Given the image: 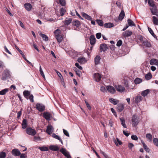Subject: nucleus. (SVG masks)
<instances>
[{"instance_id": "f257e3e1", "label": "nucleus", "mask_w": 158, "mask_h": 158, "mask_svg": "<svg viewBox=\"0 0 158 158\" xmlns=\"http://www.w3.org/2000/svg\"><path fill=\"white\" fill-rule=\"evenodd\" d=\"M131 122L132 126L135 127L138 125L139 122V118L137 116L134 115L132 117Z\"/></svg>"}, {"instance_id": "f03ea898", "label": "nucleus", "mask_w": 158, "mask_h": 158, "mask_svg": "<svg viewBox=\"0 0 158 158\" xmlns=\"http://www.w3.org/2000/svg\"><path fill=\"white\" fill-rule=\"evenodd\" d=\"M26 133L30 135L34 136L36 134V131L35 130L30 127L27 128L26 129Z\"/></svg>"}, {"instance_id": "7ed1b4c3", "label": "nucleus", "mask_w": 158, "mask_h": 158, "mask_svg": "<svg viewBox=\"0 0 158 158\" xmlns=\"http://www.w3.org/2000/svg\"><path fill=\"white\" fill-rule=\"evenodd\" d=\"M107 90L111 94H114L116 92L115 89L113 87L110 85H108L106 87Z\"/></svg>"}, {"instance_id": "20e7f679", "label": "nucleus", "mask_w": 158, "mask_h": 158, "mask_svg": "<svg viewBox=\"0 0 158 158\" xmlns=\"http://www.w3.org/2000/svg\"><path fill=\"white\" fill-rule=\"evenodd\" d=\"M36 108L40 111L41 112L45 109V106L42 104L37 103L36 105Z\"/></svg>"}, {"instance_id": "39448f33", "label": "nucleus", "mask_w": 158, "mask_h": 158, "mask_svg": "<svg viewBox=\"0 0 158 158\" xmlns=\"http://www.w3.org/2000/svg\"><path fill=\"white\" fill-rule=\"evenodd\" d=\"M10 75L9 71L7 69L5 70L2 74V79H5L7 77H9Z\"/></svg>"}, {"instance_id": "423d86ee", "label": "nucleus", "mask_w": 158, "mask_h": 158, "mask_svg": "<svg viewBox=\"0 0 158 158\" xmlns=\"http://www.w3.org/2000/svg\"><path fill=\"white\" fill-rule=\"evenodd\" d=\"M132 34V32L130 30H127L123 32L122 34L123 36L127 37L131 36Z\"/></svg>"}, {"instance_id": "0eeeda50", "label": "nucleus", "mask_w": 158, "mask_h": 158, "mask_svg": "<svg viewBox=\"0 0 158 158\" xmlns=\"http://www.w3.org/2000/svg\"><path fill=\"white\" fill-rule=\"evenodd\" d=\"M44 117L47 120H49L52 118V115L48 112H44L43 114Z\"/></svg>"}, {"instance_id": "6e6552de", "label": "nucleus", "mask_w": 158, "mask_h": 158, "mask_svg": "<svg viewBox=\"0 0 158 158\" xmlns=\"http://www.w3.org/2000/svg\"><path fill=\"white\" fill-rule=\"evenodd\" d=\"M60 152L67 158L70 157L71 156L68 152L64 148H62L60 150Z\"/></svg>"}, {"instance_id": "1a4fd4ad", "label": "nucleus", "mask_w": 158, "mask_h": 158, "mask_svg": "<svg viewBox=\"0 0 158 158\" xmlns=\"http://www.w3.org/2000/svg\"><path fill=\"white\" fill-rule=\"evenodd\" d=\"M60 152L67 158L70 157L71 156L68 152L64 148H62L60 150Z\"/></svg>"}, {"instance_id": "9d476101", "label": "nucleus", "mask_w": 158, "mask_h": 158, "mask_svg": "<svg viewBox=\"0 0 158 158\" xmlns=\"http://www.w3.org/2000/svg\"><path fill=\"white\" fill-rule=\"evenodd\" d=\"M88 60L84 57H81L78 58L77 61L81 64H84L87 62Z\"/></svg>"}, {"instance_id": "9b49d317", "label": "nucleus", "mask_w": 158, "mask_h": 158, "mask_svg": "<svg viewBox=\"0 0 158 158\" xmlns=\"http://www.w3.org/2000/svg\"><path fill=\"white\" fill-rule=\"evenodd\" d=\"M11 152L12 155L15 156H19L21 154L20 152L17 149L12 150Z\"/></svg>"}, {"instance_id": "f8f14e48", "label": "nucleus", "mask_w": 158, "mask_h": 158, "mask_svg": "<svg viewBox=\"0 0 158 158\" xmlns=\"http://www.w3.org/2000/svg\"><path fill=\"white\" fill-rule=\"evenodd\" d=\"M54 129L53 127L51 125L48 126L46 130V132L49 135L51 134L53 132Z\"/></svg>"}, {"instance_id": "ddd939ff", "label": "nucleus", "mask_w": 158, "mask_h": 158, "mask_svg": "<svg viewBox=\"0 0 158 158\" xmlns=\"http://www.w3.org/2000/svg\"><path fill=\"white\" fill-rule=\"evenodd\" d=\"M115 88L116 90L119 92H124L125 90L124 88L120 85L115 86Z\"/></svg>"}, {"instance_id": "4468645a", "label": "nucleus", "mask_w": 158, "mask_h": 158, "mask_svg": "<svg viewBox=\"0 0 158 158\" xmlns=\"http://www.w3.org/2000/svg\"><path fill=\"white\" fill-rule=\"evenodd\" d=\"M94 78L95 81H99L101 78V75L98 73H96L94 75Z\"/></svg>"}, {"instance_id": "2eb2a0df", "label": "nucleus", "mask_w": 158, "mask_h": 158, "mask_svg": "<svg viewBox=\"0 0 158 158\" xmlns=\"http://www.w3.org/2000/svg\"><path fill=\"white\" fill-rule=\"evenodd\" d=\"M49 149L52 151H57L59 148L57 145H51L49 146Z\"/></svg>"}, {"instance_id": "dca6fc26", "label": "nucleus", "mask_w": 158, "mask_h": 158, "mask_svg": "<svg viewBox=\"0 0 158 158\" xmlns=\"http://www.w3.org/2000/svg\"><path fill=\"white\" fill-rule=\"evenodd\" d=\"M142 44L143 46L147 47L150 48L151 47V45L150 42L146 40L143 41Z\"/></svg>"}, {"instance_id": "f3484780", "label": "nucleus", "mask_w": 158, "mask_h": 158, "mask_svg": "<svg viewBox=\"0 0 158 158\" xmlns=\"http://www.w3.org/2000/svg\"><path fill=\"white\" fill-rule=\"evenodd\" d=\"M90 42L91 45H94L96 42V39L94 35H91L89 38Z\"/></svg>"}, {"instance_id": "a211bd4d", "label": "nucleus", "mask_w": 158, "mask_h": 158, "mask_svg": "<svg viewBox=\"0 0 158 158\" xmlns=\"http://www.w3.org/2000/svg\"><path fill=\"white\" fill-rule=\"evenodd\" d=\"M24 6L26 10L28 11H30L32 8V6L30 3H26Z\"/></svg>"}, {"instance_id": "6ab92c4d", "label": "nucleus", "mask_w": 158, "mask_h": 158, "mask_svg": "<svg viewBox=\"0 0 158 158\" xmlns=\"http://www.w3.org/2000/svg\"><path fill=\"white\" fill-rule=\"evenodd\" d=\"M100 50L103 51H106L107 49V45L105 44H102L100 47Z\"/></svg>"}, {"instance_id": "aec40b11", "label": "nucleus", "mask_w": 158, "mask_h": 158, "mask_svg": "<svg viewBox=\"0 0 158 158\" xmlns=\"http://www.w3.org/2000/svg\"><path fill=\"white\" fill-rule=\"evenodd\" d=\"M150 63L151 65H157L158 60L156 59H152L150 60Z\"/></svg>"}, {"instance_id": "412c9836", "label": "nucleus", "mask_w": 158, "mask_h": 158, "mask_svg": "<svg viewBox=\"0 0 158 158\" xmlns=\"http://www.w3.org/2000/svg\"><path fill=\"white\" fill-rule=\"evenodd\" d=\"M124 106L122 104H118L117 107V110L118 111H121L124 109Z\"/></svg>"}, {"instance_id": "4be33fe9", "label": "nucleus", "mask_w": 158, "mask_h": 158, "mask_svg": "<svg viewBox=\"0 0 158 158\" xmlns=\"http://www.w3.org/2000/svg\"><path fill=\"white\" fill-rule=\"evenodd\" d=\"M150 10L152 15L158 16V12L157 9L156 8L153 7Z\"/></svg>"}, {"instance_id": "5701e85b", "label": "nucleus", "mask_w": 158, "mask_h": 158, "mask_svg": "<svg viewBox=\"0 0 158 158\" xmlns=\"http://www.w3.org/2000/svg\"><path fill=\"white\" fill-rule=\"evenodd\" d=\"M22 128L23 129L26 128L27 127V120L26 119H23L22 124Z\"/></svg>"}, {"instance_id": "b1692460", "label": "nucleus", "mask_w": 158, "mask_h": 158, "mask_svg": "<svg viewBox=\"0 0 158 158\" xmlns=\"http://www.w3.org/2000/svg\"><path fill=\"white\" fill-rule=\"evenodd\" d=\"M109 101L111 103L113 104L114 105H116L119 102L118 100L113 98H110L109 99Z\"/></svg>"}, {"instance_id": "393cba45", "label": "nucleus", "mask_w": 158, "mask_h": 158, "mask_svg": "<svg viewBox=\"0 0 158 158\" xmlns=\"http://www.w3.org/2000/svg\"><path fill=\"white\" fill-rule=\"evenodd\" d=\"M81 15L83 17L85 18L86 19L89 20H91L92 19L91 17L85 13L83 12L81 13Z\"/></svg>"}, {"instance_id": "a878e982", "label": "nucleus", "mask_w": 158, "mask_h": 158, "mask_svg": "<svg viewBox=\"0 0 158 158\" xmlns=\"http://www.w3.org/2000/svg\"><path fill=\"white\" fill-rule=\"evenodd\" d=\"M52 136L53 138L59 140L60 141L61 143L62 144H63L62 140L61 139L60 137L58 135H56L55 133H53L52 134Z\"/></svg>"}, {"instance_id": "bb28decb", "label": "nucleus", "mask_w": 158, "mask_h": 158, "mask_svg": "<svg viewBox=\"0 0 158 158\" xmlns=\"http://www.w3.org/2000/svg\"><path fill=\"white\" fill-rule=\"evenodd\" d=\"M150 92V90L149 89H148L142 91L141 93L143 97H145Z\"/></svg>"}, {"instance_id": "cd10ccee", "label": "nucleus", "mask_w": 158, "mask_h": 158, "mask_svg": "<svg viewBox=\"0 0 158 158\" xmlns=\"http://www.w3.org/2000/svg\"><path fill=\"white\" fill-rule=\"evenodd\" d=\"M105 27L109 28L114 27V25L113 23H106L104 25Z\"/></svg>"}, {"instance_id": "c85d7f7f", "label": "nucleus", "mask_w": 158, "mask_h": 158, "mask_svg": "<svg viewBox=\"0 0 158 158\" xmlns=\"http://www.w3.org/2000/svg\"><path fill=\"white\" fill-rule=\"evenodd\" d=\"M114 141L117 146H118V144L121 145L122 144L121 141L118 138H117L116 140L114 139Z\"/></svg>"}, {"instance_id": "c756f323", "label": "nucleus", "mask_w": 158, "mask_h": 158, "mask_svg": "<svg viewBox=\"0 0 158 158\" xmlns=\"http://www.w3.org/2000/svg\"><path fill=\"white\" fill-rule=\"evenodd\" d=\"M100 59V57L99 56H97L95 57L94 58V62L95 65H97L99 64Z\"/></svg>"}, {"instance_id": "7c9ffc66", "label": "nucleus", "mask_w": 158, "mask_h": 158, "mask_svg": "<svg viewBox=\"0 0 158 158\" xmlns=\"http://www.w3.org/2000/svg\"><path fill=\"white\" fill-rule=\"evenodd\" d=\"M125 13L123 10H122L120 14L118 19L120 20H122L124 17Z\"/></svg>"}, {"instance_id": "2f4dec72", "label": "nucleus", "mask_w": 158, "mask_h": 158, "mask_svg": "<svg viewBox=\"0 0 158 158\" xmlns=\"http://www.w3.org/2000/svg\"><path fill=\"white\" fill-rule=\"evenodd\" d=\"M39 33L40 35L42 37L43 40H45V41H47L48 40V38L46 35L44 34H42L41 31L39 32Z\"/></svg>"}, {"instance_id": "473e14b6", "label": "nucleus", "mask_w": 158, "mask_h": 158, "mask_svg": "<svg viewBox=\"0 0 158 158\" xmlns=\"http://www.w3.org/2000/svg\"><path fill=\"white\" fill-rule=\"evenodd\" d=\"M152 21L154 25H158V19L157 18L154 16L152 17Z\"/></svg>"}, {"instance_id": "72a5a7b5", "label": "nucleus", "mask_w": 158, "mask_h": 158, "mask_svg": "<svg viewBox=\"0 0 158 158\" xmlns=\"http://www.w3.org/2000/svg\"><path fill=\"white\" fill-rule=\"evenodd\" d=\"M38 148L41 151H48L49 148L46 146L39 147Z\"/></svg>"}, {"instance_id": "f704fd0d", "label": "nucleus", "mask_w": 158, "mask_h": 158, "mask_svg": "<svg viewBox=\"0 0 158 158\" xmlns=\"http://www.w3.org/2000/svg\"><path fill=\"white\" fill-rule=\"evenodd\" d=\"M120 119L121 122V124L123 127L124 128H126L127 126L125 124V121L124 118H120Z\"/></svg>"}, {"instance_id": "c9c22d12", "label": "nucleus", "mask_w": 158, "mask_h": 158, "mask_svg": "<svg viewBox=\"0 0 158 158\" xmlns=\"http://www.w3.org/2000/svg\"><path fill=\"white\" fill-rule=\"evenodd\" d=\"M58 42L59 43L61 42L63 40V38L61 35H60L56 37Z\"/></svg>"}, {"instance_id": "e433bc0d", "label": "nucleus", "mask_w": 158, "mask_h": 158, "mask_svg": "<svg viewBox=\"0 0 158 158\" xmlns=\"http://www.w3.org/2000/svg\"><path fill=\"white\" fill-rule=\"evenodd\" d=\"M71 19L69 18L68 19H66L64 21V23L65 25H68L71 23Z\"/></svg>"}, {"instance_id": "4c0bfd02", "label": "nucleus", "mask_w": 158, "mask_h": 158, "mask_svg": "<svg viewBox=\"0 0 158 158\" xmlns=\"http://www.w3.org/2000/svg\"><path fill=\"white\" fill-rule=\"evenodd\" d=\"M142 79L141 78H136L134 80V82L136 84H139L141 82H142Z\"/></svg>"}, {"instance_id": "58836bf2", "label": "nucleus", "mask_w": 158, "mask_h": 158, "mask_svg": "<svg viewBox=\"0 0 158 158\" xmlns=\"http://www.w3.org/2000/svg\"><path fill=\"white\" fill-rule=\"evenodd\" d=\"M8 89L7 88L5 89L0 91V95H4L8 91Z\"/></svg>"}, {"instance_id": "ea45409f", "label": "nucleus", "mask_w": 158, "mask_h": 158, "mask_svg": "<svg viewBox=\"0 0 158 158\" xmlns=\"http://www.w3.org/2000/svg\"><path fill=\"white\" fill-rule=\"evenodd\" d=\"M60 31L59 29H56L54 32V34L55 37L58 36L59 35H60Z\"/></svg>"}, {"instance_id": "a19ab883", "label": "nucleus", "mask_w": 158, "mask_h": 158, "mask_svg": "<svg viewBox=\"0 0 158 158\" xmlns=\"http://www.w3.org/2000/svg\"><path fill=\"white\" fill-rule=\"evenodd\" d=\"M152 77V75L150 73H148L145 75V78L147 80H150Z\"/></svg>"}, {"instance_id": "79ce46f5", "label": "nucleus", "mask_w": 158, "mask_h": 158, "mask_svg": "<svg viewBox=\"0 0 158 158\" xmlns=\"http://www.w3.org/2000/svg\"><path fill=\"white\" fill-rule=\"evenodd\" d=\"M142 97L140 96H138L135 98V102L136 103H138L140 102L142 100Z\"/></svg>"}, {"instance_id": "37998d69", "label": "nucleus", "mask_w": 158, "mask_h": 158, "mask_svg": "<svg viewBox=\"0 0 158 158\" xmlns=\"http://www.w3.org/2000/svg\"><path fill=\"white\" fill-rule=\"evenodd\" d=\"M147 139L149 141L151 142L152 140V136L150 134H147L146 135Z\"/></svg>"}, {"instance_id": "c03bdc74", "label": "nucleus", "mask_w": 158, "mask_h": 158, "mask_svg": "<svg viewBox=\"0 0 158 158\" xmlns=\"http://www.w3.org/2000/svg\"><path fill=\"white\" fill-rule=\"evenodd\" d=\"M65 12V10L64 8H61L60 10V16H62L64 15Z\"/></svg>"}, {"instance_id": "a18cd8bd", "label": "nucleus", "mask_w": 158, "mask_h": 158, "mask_svg": "<svg viewBox=\"0 0 158 158\" xmlns=\"http://www.w3.org/2000/svg\"><path fill=\"white\" fill-rule=\"evenodd\" d=\"M6 156V153L4 152H0V158H5Z\"/></svg>"}, {"instance_id": "49530a36", "label": "nucleus", "mask_w": 158, "mask_h": 158, "mask_svg": "<svg viewBox=\"0 0 158 158\" xmlns=\"http://www.w3.org/2000/svg\"><path fill=\"white\" fill-rule=\"evenodd\" d=\"M142 144H143V147L145 149V150H146V151L147 152H149V148H148L146 145L145 144V143L142 141Z\"/></svg>"}, {"instance_id": "de8ad7c7", "label": "nucleus", "mask_w": 158, "mask_h": 158, "mask_svg": "<svg viewBox=\"0 0 158 158\" xmlns=\"http://www.w3.org/2000/svg\"><path fill=\"white\" fill-rule=\"evenodd\" d=\"M128 23L129 25L130 26L132 27L135 26V23L133 21L130 19H128Z\"/></svg>"}, {"instance_id": "09e8293b", "label": "nucleus", "mask_w": 158, "mask_h": 158, "mask_svg": "<svg viewBox=\"0 0 158 158\" xmlns=\"http://www.w3.org/2000/svg\"><path fill=\"white\" fill-rule=\"evenodd\" d=\"M100 90L105 93H107V90L103 86H101L100 88Z\"/></svg>"}, {"instance_id": "8fccbe9b", "label": "nucleus", "mask_w": 158, "mask_h": 158, "mask_svg": "<svg viewBox=\"0 0 158 158\" xmlns=\"http://www.w3.org/2000/svg\"><path fill=\"white\" fill-rule=\"evenodd\" d=\"M40 74L42 76V77H44V78L45 79V75L43 71L42 70V69L41 67V66H40Z\"/></svg>"}, {"instance_id": "3c124183", "label": "nucleus", "mask_w": 158, "mask_h": 158, "mask_svg": "<svg viewBox=\"0 0 158 158\" xmlns=\"http://www.w3.org/2000/svg\"><path fill=\"white\" fill-rule=\"evenodd\" d=\"M153 142L155 145L158 147V139L156 138H154L153 139Z\"/></svg>"}, {"instance_id": "603ef678", "label": "nucleus", "mask_w": 158, "mask_h": 158, "mask_svg": "<svg viewBox=\"0 0 158 158\" xmlns=\"http://www.w3.org/2000/svg\"><path fill=\"white\" fill-rule=\"evenodd\" d=\"M56 73H57L58 76H59V77L60 78V79L61 81L63 80V77L62 75H61V74L57 70H56Z\"/></svg>"}, {"instance_id": "864d4df0", "label": "nucleus", "mask_w": 158, "mask_h": 158, "mask_svg": "<svg viewBox=\"0 0 158 158\" xmlns=\"http://www.w3.org/2000/svg\"><path fill=\"white\" fill-rule=\"evenodd\" d=\"M59 2L60 4L62 6H64L65 5V0H59Z\"/></svg>"}, {"instance_id": "5fc2aeb1", "label": "nucleus", "mask_w": 158, "mask_h": 158, "mask_svg": "<svg viewBox=\"0 0 158 158\" xmlns=\"http://www.w3.org/2000/svg\"><path fill=\"white\" fill-rule=\"evenodd\" d=\"M148 30L149 31V32H150V34L153 36H154V37H155V36H156V35H155V34H154L153 31L151 29V28H150L149 27H148Z\"/></svg>"}, {"instance_id": "6e6d98bb", "label": "nucleus", "mask_w": 158, "mask_h": 158, "mask_svg": "<svg viewBox=\"0 0 158 158\" xmlns=\"http://www.w3.org/2000/svg\"><path fill=\"white\" fill-rule=\"evenodd\" d=\"M23 94L24 96H27L30 95V92L28 91L25 90L23 92Z\"/></svg>"}, {"instance_id": "4d7b16f0", "label": "nucleus", "mask_w": 158, "mask_h": 158, "mask_svg": "<svg viewBox=\"0 0 158 158\" xmlns=\"http://www.w3.org/2000/svg\"><path fill=\"white\" fill-rule=\"evenodd\" d=\"M98 24L100 26H102L103 25V22L100 20H96Z\"/></svg>"}, {"instance_id": "13d9d810", "label": "nucleus", "mask_w": 158, "mask_h": 158, "mask_svg": "<svg viewBox=\"0 0 158 158\" xmlns=\"http://www.w3.org/2000/svg\"><path fill=\"white\" fill-rule=\"evenodd\" d=\"M34 140L35 141H39L41 140L39 136H35L34 137Z\"/></svg>"}, {"instance_id": "bf43d9fd", "label": "nucleus", "mask_w": 158, "mask_h": 158, "mask_svg": "<svg viewBox=\"0 0 158 158\" xmlns=\"http://www.w3.org/2000/svg\"><path fill=\"white\" fill-rule=\"evenodd\" d=\"M148 3L150 6L152 7H154V4L152 1H148Z\"/></svg>"}, {"instance_id": "052dcab7", "label": "nucleus", "mask_w": 158, "mask_h": 158, "mask_svg": "<svg viewBox=\"0 0 158 158\" xmlns=\"http://www.w3.org/2000/svg\"><path fill=\"white\" fill-rule=\"evenodd\" d=\"M131 138L133 140H136L138 139V138L137 137V136L135 135H132L131 136Z\"/></svg>"}, {"instance_id": "680f3d73", "label": "nucleus", "mask_w": 158, "mask_h": 158, "mask_svg": "<svg viewBox=\"0 0 158 158\" xmlns=\"http://www.w3.org/2000/svg\"><path fill=\"white\" fill-rule=\"evenodd\" d=\"M73 24L74 25L78 27L80 25V23L79 21H76L74 22Z\"/></svg>"}, {"instance_id": "e2e57ef3", "label": "nucleus", "mask_w": 158, "mask_h": 158, "mask_svg": "<svg viewBox=\"0 0 158 158\" xmlns=\"http://www.w3.org/2000/svg\"><path fill=\"white\" fill-rule=\"evenodd\" d=\"M75 65L80 70L82 69V67L78 63H76L75 64Z\"/></svg>"}, {"instance_id": "0e129e2a", "label": "nucleus", "mask_w": 158, "mask_h": 158, "mask_svg": "<svg viewBox=\"0 0 158 158\" xmlns=\"http://www.w3.org/2000/svg\"><path fill=\"white\" fill-rule=\"evenodd\" d=\"M122 44V40H119L118 41L116 45L117 46L119 47Z\"/></svg>"}, {"instance_id": "69168bd1", "label": "nucleus", "mask_w": 158, "mask_h": 158, "mask_svg": "<svg viewBox=\"0 0 158 158\" xmlns=\"http://www.w3.org/2000/svg\"><path fill=\"white\" fill-rule=\"evenodd\" d=\"M64 134L67 136H69V134L68 131L65 130L63 129Z\"/></svg>"}, {"instance_id": "338daca9", "label": "nucleus", "mask_w": 158, "mask_h": 158, "mask_svg": "<svg viewBox=\"0 0 158 158\" xmlns=\"http://www.w3.org/2000/svg\"><path fill=\"white\" fill-rule=\"evenodd\" d=\"M101 36L102 34L100 33H97L96 34V38L98 39H99L101 37Z\"/></svg>"}, {"instance_id": "774afa93", "label": "nucleus", "mask_w": 158, "mask_h": 158, "mask_svg": "<svg viewBox=\"0 0 158 158\" xmlns=\"http://www.w3.org/2000/svg\"><path fill=\"white\" fill-rule=\"evenodd\" d=\"M20 155V158H26L27 157V155L24 153L21 154Z\"/></svg>"}]
</instances>
